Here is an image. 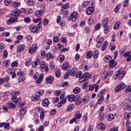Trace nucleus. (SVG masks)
I'll list each match as a JSON object with an SVG mask.
<instances>
[{
	"label": "nucleus",
	"mask_w": 131,
	"mask_h": 131,
	"mask_svg": "<svg viewBox=\"0 0 131 131\" xmlns=\"http://www.w3.org/2000/svg\"><path fill=\"white\" fill-rule=\"evenodd\" d=\"M78 17V14L77 12L74 11L70 15L68 18V20L69 21H75Z\"/></svg>",
	"instance_id": "f257e3e1"
},
{
	"label": "nucleus",
	"mask_w": 131,
	"mask_h": 131,
	"mask_svg": "<svg viewBox=\"0 0 131 131\" xmlns=\"http://www.w3.org/2000/svg\"><path fill=\"white\" fill-rule=\"evenodd\" d=\"M126 85L123 82H121L115 89V92H118L126 87Z\"/></svg>",
	"instance_id": "f03ea898"
},
{
	"label": "nucleus",
	"mask_w": 131,
	"mask_h": 131,
	"mask_svg": "<svg viewBox=\"0 0 131 131\" xmlns=\"http://www.w3.org/2000/svg\"><path fill=\"white\" fill-rule=\"evenodd\" d=\"M68 100L70 102H75L78 99L79 97L78 95L74 94H71L68 96Z\"/></svg>",
	"instance_id": "7ed1b4c3"
},
{
	"label": "nucleus",
	"mask_w": 131,
	"mask_h": 131,
	"mask_svg": "<svg viewBox=\"0 0 131 131\" xmlns=\"http://www.w3.org/2000/svg\"><path fill=\"white\" fill-rule=\"evenodd\" d=\"M90 77V74L89 73H86L83 74V75L81 76L79 79V81L81 82H83L84 81L86 80Z\"/></svg>",
	"instance_id": "20e7f679"
},
{
	"label": "nucleus",
	"mask_w": 131,
	"mask_h": 131,
	"mask_svg": "<svg viewBox=\"0 0 131 131\" xmlns=\"http://www.w3.org/2000/svg\"><path fill=\"white\" fill-rule=\"evenodd\" d=\"M94 11V9L93 6H90L88 8L86 11V13L88 15L92 14Z\"/></svg>",
	"instance_id": "39448f33"
},
{
	"label": "nucleus",
	"mask_w": 131,
	"mask_h": 131,
	"mask_svg": "<svg viewBox=\"0 0 131 131\" xmlns=\"http://www.w3.org/2000/svg\"><path fill=\"white\" fill-rule=\"evenodd\" d=\"M40 67L41 70L42 71L47 72H48V66H46L44 63H41Z\"/></svg>",
	"instance_id": "423d86ee"
},
{
	"label": "nucleus",
	"mask_w": 131,
	"mask_h": 131,
	"mask_svg": "<svg viewBox=\"0 0 131 131\" xmlns=\"http://www.w3.org/2000/svg\"><path fill=\"white\" fill-rule=\"evenodd\" d=\"M54 77L52 76H50L46 79V81L48 83H52L54 81Z\"/></svg>",
	"instance_id": "0eeeda50"
},
{
	"label": "nucleus",
	"mask_w": 131,
	"mask_h": 131,
	"mask_svg": "<svg viewBox=\"0 0 131 131\" xmlns=\"http://www.w3.org/2000/svg\"><path fill=\"white\" fill-rule=\"evenodd\" d=\"M108 21V19L107 18H105L102 21V25L105 28L108 27L107 25Z\"/></svg>",
	"instance_id": "6e6552de"
},
{
	"label": "nucleus",
	"mask_w": 131,
	"mask_h": 131,
	"mask_svg": "<svg viewBox=\"0 0 131 131\" xmlns=\"http://www.w3.org/2000/svg\"><path fill=\"white\" fill-rule=\"evenodd\" d=\"M29 28L30 31L33 32H36L37 30V27L33 25H31L29 27Z\"/></svg>",
	"instance_id": "1a4fd4ad"
},
{
	"label": "nucleus",
	"mask_w": 131,
	"mask_h": 131,
	"mask_svg": "<svg viewBox=\"0 0 131 131\" xmlns=\"http://www.w3.org/2000/svg\"><path fill=\"white\" fill-rule=\"evenodd\" d=\"M17 18L16 17L15 18L12 17L10 18L7 21V23L8 24H10L12 23L16 22L17 20Z\"/></svg>",
	"instance_id": "9d476101"
},
{
	"label": "nucleus",
	"mask_w": 131,
	"mask_h": 131,
	"mask_svg": "<svg viewBox=\"0 0 131 131\" xmlns=\"http://www.w3.org/2000/svg\"><path fill=\"white\" fill-rule=\"evenodd\" d=\"M40 63V61L39 59H37L35 61H33L32 63V65L34 68L36 67L37 65L39 64Z\"/></svg>",
	"instance_id": "9b49d317"
},
{
	"label": "nucleus",
	"mask_w": 131,
	"mask_h": 131,
	"mask_svg": "<svg viewBox=\"0 0 131 131\" xmlns=\"http://www.w3.org/2000/svg\"><path fill=\"white\" fill-rule=\"evenodd\" d=\"M50 103L49 100L47 99H45L42 102V105L44 107H47Z\"/></svg>",
	"instance_id": "f8f14e48"
},
{
	"label": "nucleus",
	"mask_w": 131,
	"mask_h": 131,
	"mask_svg": "<svg viewBox=\"0 0 131 131\" xmlns=\"http://www.w3.org/2000/svg\"><path fill=\"white\" fill-rule=\"evenodd\" d=\"M43 73H42L41 74L39 78L36 81V84H39L40 83L43 78Z\"/></svg>",
	"instance_id": "ddd939ff"
},
{
	"label": "nucleus",
	"mask_w": 131,
	"mask_h": 131,
	"mask_svg": "<svg viewBox=\"0 0 131 131\" xmlns=\"http://www.w3.org/2000/svg\"><path fill=\"white\" fill-rule=\"evenodd\" d=\"M114 62V59H112L110 60L109 62L110 64L109 67L110 68H112L114 67L116 65V62Z\"/></svg>",
	"instance_id": "4468645a"
},
{
	"label": "nucleus",
	"mask_w": 131,
	"mask_h": 131,
	"mask_svg": "<svg viewBox=\"0 0 131 131\" xmlns=\"http://www.w3.org/2000/svg\"><path fill=\"white\" fill-rule=\"evenodd\" d=\"M43 14V11L41 10H38L35 13L36 16L37 17H39L41 16Z\"/></svg>",
	"instance_id": "2eb2a0df"
},
{
	"label": "nucleus",
	"mask_w": 131,
	"mask_h": 131,
	"mask_svg": "<svg viewBox=\"0 0 131 131\" xmlns=\"http://www.w3.org/2000/svg\"><path fill=\"white\" fill-rule=\"evenodd\" d=\"M98 127L99 129L102 130H104L106 128V126L105 125L102 123L99 124L98 125Z\"/></svg>",
	"instance_id": "dca6fc26"
},
{
	"label": "nucleus",
	"mask_w": 131,
	"mask_h": 131,
	"mask_svg": "<svg viewBox=\"0 0 131 131\" xmlns=\"http://www.w3.org/2000/svg\"><path fill=\"white\" fill-rule=\"evenodd\" d=\"M69 63L68 62H66L64 63L63 64L62 67V69L64 70H67L69 67Z\"/></svg>",
	"instance_id": "f3484780"
},
{
	"label": "nucleus",
	"mask_w": 131,
	"mask_h": 131,
	"mask_svg": "<svg viewBox=\"0 0 131 131\" xmlns=\"http://www.w3.org/2000/svg\"><path fill=\"white\" fill-rule=\"evenodd\" d=\"M93 53L92 51H88L86 53V57L87 59H89L91 58L93 55Z\"/></svg>",
	"instance_id": "a211bd4d"
},
{
	"label": "nucleus",
	"mask_w": 131,
	"mask_h": 131,
	"mask_svg": "<svg viewBox=\"0 0 131 131\" xmlns=\"http://www.w3.org/2000/svg\"><path fill=\"white\" fill-rule=\"evenodd\" d=\"M24 46L23 45H20L18 46L17 50V52L19 53L21 51L24 49Z\"/></svg>",
	"instance_id": "6ab92c4d"
},
{
	"label": "nucleus",
	"mask_w": 131,
	"mask_h": 131,
	"mask_svg": "<svg viewBox=\"0 0 131 131\" xmlns=\"http://www.w3.org/2000/svg\"><path fill=\"white\" fill-rule=\"evenodd\" d=\"M116 106L114 104H111L110 105L108 108H107V110L110 111L113 110L116 108Z\"/></svg>",
	"instance_id": "aec40b11"
},
{
	"label": "nucleus",
	"mask_w": 131,
	"mask_h": 131,
	"mask_svg": "<svg viewBox=\"0 0 131 131\" xmlns=\"http://www.w3.org/2000/svg\"><path fill=\"white\" fill-rule=\"evenodd\" d=\"M81 91L80 89L78 87H76L73 90V92L75 94H79Z\"/></svg>",
	"instance_id": "412c9836"
},
{
	"label": "nucleus",
	"mask_w": 131,
	"mask_h": 131,
	"mask_svg": "<svg viewBox=\"0 0 131 131\" xmlns=\"http://www.w3.org/2000/svg\"><path fill=\"white\" fill-rule=\"evenodd\" d=\"M25 1L28 6L32 5L34 4V2L32 0H25Z\"/></svg>",
	"instance_id": "4be33fe9"
},
{
	"label": "nucleus",
	"mask_w": 131,
	"mask_h": 131,
	"mask_svg": "<svg viewBox=\"0 0 131 131\" xmlns=\"http://www.w3.org/2000/svg\"><path fill=\"white\" fill-rule=\"evenodd\" d=\"M32 100L34 101H37L40 99V97L36 93V95L32 97Z\"/></svg>",
	"instance_id": "5701e85b"
},
{
	"label": "nucleus",
	"mask_w": 131,
	"mask_h": 131,
	"mask_svg": "<svg viewBox=\"0 0 131 131\" xmlns=\"http://www.w3.org/2000/svg\"><path fill=\"white\" fill-rule=\"evenodd\" d=\"M108 75V73L106 71H104L103 73L102 78L103 80H104L107 77Z\"/></svg>",
	"instance_id": "b1692460"
},
{
	"label": "nucleus",
	"mask_w": 131,
	"mask_h": 131,
	"mask_svg": "<svg viewBox=\"0 0 131 131\" xmlns=\"http://www.w3.org/2000/svg\"><path fill=\"white\" fill-rule=\"evenodd\" d=\"M77 71V70L76 68H74L70 72V75L72 76H73L74 75L75 73Z\"/></svg>",
	"instance_id": "393cba45"
},
{
	"label": "nucleus",
	"mask_w": 131,
	"mask_h": 131,
	"mask_svg": "<svg viewBox=\"0 0 131 131\" xmlns=\"http://www.w3.org/2000/svg\"><path fill=\"white\" fill-rule=\"evenodd\" d=\"M107 117L108 120L109 121L113 120L114 118V115L112 114H110L107 115Z\"/></svg>",
	"instance_id": "a878e982"
},
{
	"label": "nucleus",
	"mask_w": 131,
	"mask_h": 131,
	"mask_svg": "<svg viewBox=\"0 0 131 131\" xmlns=\"http://www.w3.org/2000/svg\"><path fill=\"white\" fill-rule=\"evenodd\" d=\"M108 45V43L107 41H106L104 42L102 48V51H103L105 49Z\"/></svg>",
	"instance_id": "bb28decb"
},
{
	"label": "nucleus",
	"mask_w": 131,
	"mask_h": 131,
	"mask_svg": "<svg viewBox=\"0 0 131 131\" xmlns=\"http://www.w3.org/2000/svg\"><path fill=\"white\" fill-rule=\"evenodd\" d=\"M73 107V104H70L68 106V107L66 109V111L67 112H69L71 111L72 110V108Z\"/></svg>",
	"instance_id": "cd10ccee"
},
{
	"label": "nucleus",
	"mask_w": 131,
	"mask_h": 131,
	"mask_svg": "<svg viewBox=\"0 0 131 131\" xmlns=\"http://www.w3.org/2000/svg\"><path fill=\"white\" fill-rule=\"evenodd\" d=\"M20 13V11L18 9H16L14 11L13 14V15L14 16H18L19 15Z\"/></svg>",
	"instance_id": "c85d7f7f"
},
{
	"label": "nucleus",
	"mask_w": 131,
	"mask_h": 131,
	"mask_svg": "<svg viewBox=\"0 0 131 131\" xmlns=\"http://www.w3.org/2000/svg\"><path fill=\"white\" fill-rule=\"evenodd\" d=\"M26 108L25 107L21 108L20 110V113L21 115H24L26 113Z\"/></svg>",
	"instance_id": "c756f323"
},
{
	"label": "nucleus",
	"mask_w": 131,
	"mask_h": 131,
	"mask_svg": "<svg viewBox=\"0 0 131 131\" xmlns=\"http://www.w3.org/2000/svg\"><path fill=\"white\" fill-rule=\"evenodd\" d=\"M44 92V91L43 90H39L38 91V92H37L36 94L38 95L40 97V95H41Z\"/></svg>",
	"instance_id": "7c9ffc66"
},
{
	"label": "nucleus",
	"mask_w": 131,
	"mask_h": 131,
	"mask_svg": "<svg viewBox=\"0 0 131 131\" xmlns=\"http://www.w3.org/2000/svg\"><path fill=\"white\" fill-rule=\"evenodd\" d=\"M64 58V57L62 55H60L58 58V60L60 62L63 61Z\"/></svg>",
	"instance_id": "2f4dec72"
},
{
	"label": "nucleus",
	"mask_w": 131,
	"mask_h": 131,
	"mask_svg": "<svg viewBox=\"0 0 131 131\" xmlns=\"http://www.w3.org/2000/svg\"><path fill=\"white\" fill-rule=\"evenodd\" d=\"M104 100V98L103 96H102L97 101V103L99 104H101L103 102V101Z\"/></svg>",
	"instance_id": "473e14b6"
},
{
	"label": "nucleus",
	"mask_w": 131,
	"mask_h": 131,
	"mask_svg": "<svg viewBox=\"0 0 131 131\" xmlns=\"http://www.w3.org/2000/svg\"><path fill=\"white\" fill-rule=\"evenodd\" d=\"M99 52L97 50H95L93 52V56L94 58H96L98 56Z\"/></svg>",
	"instance_id": "72a5a7b5"
},
{
	"label": "nucleus",
	"mask_w": 131,
	"mask_h": 131,
	"mask_svg": "<svg viewBox=\"0 0 131 131\" xmlns=\"http://www.w3.org/2000/svg\"><path fill=\"white\" fill-rule=\"evenodd\" d=\"M120 23V22L119 21H117L115 23L114 27V29L115 30H116L118 28L119 26Z\"/></svg>",
	"instance_id": "f704fd0d"
},
{
	"label": "nucleus",
	"mask_w": 131,
	"mask_h": 131,
	"mask_svg": "<svg viewBox=\"0 0 131 131\" xmlns=\"http://www.w3.org/2000/svg\"><path fill=\"white\" fill-rule=\"evenodd\" d=\"M46 58L47 59L49 60L51 58H53V56L51 53H49L46 55Z\"/></svg>",
	"instance_id": "c9c22d12"
},
{
	"label": "nucleus",
	"mask_w": 131,
	"mask_h": 131,
	"mask_svg": "<svg viewBox=\"0 0 131 131\" xmlns=\"http://www.w3.org/2000/svg\"><path fill=\"white\" fill-rule=\"evenodd\" d=\"M49 20L46 18H45L43 21V24L44 26L48 25L49 23Z\"/></svg>",
	"instance_id": "e433bc0d"
},
{
	"label": "nucleus",
	"mask_w": 131,
	"mask_h": 131,
	"mask_svg": "<svg viewBox=\"0 0 131 131\" xmlns=\"http://www.w3.org/2000/svg\"><path fill=\"white\" fill-rule=\"evenodd\" d=\"M60 71L59 69H57L56 70L55 73V75L56 77L58 78L60 76Z\"/></svg>",
	"instance_id": "4c0bfd02"
},
{
	"label": "nucleus",
	"mask_w": 131,
	"mask_h": 131,
	"mask_svg": "<svg viewBox=\"0 0 131 131\" xmlns=\"http://www.w3.org/2000/svg\"><path fill=\"white\" fill-rule=\"evenodd\" d=\"M20 93V92L19 91H14L11 93V95L12 96H17L19 95Z\"/></svg>",
	"instance_id": "58836bf2"
},
{
	"label": "nucleus",
	"mask_w": 131,
	"mask_h": 131,
	"mask_svg": "<svg viewBox=\"0 0 131 131\" xmlns=\"http://www.w3.org/2000/svg\"><path fill=\"white\" fill-rule=\"evenodd\" d=\"M111 57L110 56H106L104 58V61L107 62L111 59Z\"/></svg>",
	"instance_id": "ea45409f"
},
{
	"label": "nucleus",
	"mask_w": 131,
	"mask_h": 131,
	"mask_svg": "<svg viewBox=\"0 0 131 131\" xmlns=\"http://www.w3.org/2000/svg\"><path fill=\"white\" fill-rule=\"evenodd\" d=\"M12 5L13 6H14L15 7H17L18 6L20 5V3H16L15 2H13L12 4Z\"/></svg>",
	"instance_id": "a19ab883"
},
{
	"label": "nucleus",
	"mask_w": 131,
	"mask_h": 131,
	"mask_svg": "<svg viewBox=\"0 0 131 131\" xmlns=\"http://www.w3.org/2000/svg\"><path fill=\"white\" fill-rule=\"evenodd\" d=\"M100 113L99 118L100 120H103L104 118V113L102 112H100Z\"/></svg>",
	"instance_id": "79ce46f5"
},
{
	"label": "nucleus",
	"mask_w": 131,
	"mask_h": 131,
	"mask_svg": "<svg viewBox=\"0 0 131 131\" xmlns=\"http://www.w3.org/2000/svg\"><path fill=\"white\" fill-rule=\"evenodd\" d=\"M7 72L8 73L11 74L15 72V70L13 69H9L7 70Z\"/></svg>",
	"instance_id": "37998d69"
},
{
	"label": "nucleus",
	"mask_w": 131,
	"mask_h": 131,
	"mask_svg": "<svg viewBox=\"0 0 131 131\" xmlns=\"http://www.w3.org/2000/svg\"><path fill=\"white\" fill-rule=\"evenodd\" d=\"M12 96L13 97L12 98V99L13 102L17 103L18 101H19L17 99V97H16L15 96Z\"/></svg>",
	"instance_id": "c03bdc74"
},
{
	"label": "nucleus",
	"mask_w": 131,
	"mask_h": 131,
	"mask_svg": "<svg viewBox=\"0 0 131 131\" xmlns=\"http://www.w3.org/2000/svg\"><path fill=\"white\" fill-rule=\"evenodd\" d=\"M69 4H67L62 5V7L63 9H67L69 7Z\"/></svg>",
	"instance_id": "a18cd8bd"
},
{
	"label": "nucleus",
	"mask_w": 131,
	"mask_h": 131,
	"mask_svg": "<svg viewBox=\"0 0 131 131\" xmlns=\"http://www.w3.org/2000/svg\"><path fill=\"white\" fill-rule=\"evenodd\" d=\"M82 74V72L81 71H80L79 72H78L76 74L75 76L77 78H79L80 77L81 78V76Z\"/></svg>",
	"instance_id": "49530a36"
},
{
	"label": "nucleus",
	"mask_w": 131,
	"mask_h": 131,
	"mask_svg": "<svg viewBox=\"0 0 131 131\" xmlns=\"http://www.w3.org/2000/svg\"><path fill=\"white\" fill-rule=\"evenodd\" d=\"M24 22L26 23H29L30 21V19L28 17H27L24 18Z\"/></svg>",
	"instance_id": "de8ad7c7"
},
{
	"label": "nucleus",
	"mask_w": 131,
	"mask_h": 131,
	"mask_svg": "<svg viewBox=\"0 0 131 131\" xmlns=\"http://www.w3.org/2000/svg\"><path fill=\"white\" fill-rule=\"evenodd\" d=\"M4 126V128L6 130H8L9 129V123H7L5 124Z\"/></svg>",
	"instance_id": "09e8293b"
},
{
	"label": "nucleus",
	"mask_w": 131,
	"mask_h": 131,
	"mask_svg": "<svg viewBox=\"0 0 131 131\" xmlns=\"http://www.w3.org/2000/svg\"><path fill=\"white\" fill-rule=\"evenodd\" d=\"M18 64V62L16 61H15L11 63V66L12 67H14L15 66H17Z\"/></svg>",
	"instance_id": "8fccbe9b"
},
{
	"label": "nucleus",
	"mask_w": 131,
	"mask_h": 131,
	"mask_svg": "<svg viewBox=\"0 0 131 131\" xmlns=\"http://www.w3.org/2000/svg\"><path fill=\"white\" fill-rule=\"evenodd\" d=\"M45 115L44 113V112H42L40 115V119L42 121Z\"/></svg>",
	"instance_id": "3c124183"
},
{
	"label": "nucleus",
	"mask_w": 131,
	"mask_h": 131,
	"mask_svg": "<svg viewBox=\"0 0 131 131\" xmlns=\"http://www.w3.org/2000/svg\"><path fill=\"white\" fill-rule=\"evenodd\" d=\"M69 84V83L68 82H64L62 83L61 86L62 87H64L68 86Z\"/></svg>",
	"instance_id": "603ef678"
},
{
	"label": "nucleus",
	"mask_w": 131,
	"mask_h": 131,
	"mask_svg": "<svg viewBox=\"0 0 131 131\" xmlns=\"http://www.w3.org/2000/svg\"><path fill=\"white\" fill-rule=\"evenodd\" d=\"M10 64V63L9 61L7 60L4 61V65L5 67H7Z\"/></svg>",
	"instance_id": "864d4df0"
},
{
	"label": "nucleus",
	"mask_w": 131,
	"mask_h": 131,
	"mask_svg": "<svg viewBox=\"0 0 131 131\" xmlns=\"http://www.w3.org/2000/svg\"><path fill=\"white\" fill-rule=\"evenodd\" d=\"M25 79V77L23 76H22L19 77L18 80L19 82H21L24 81Z\"/></svg>",
	"instance_id": "5fc2aeb1"
},
{
	"label": "nucleus",
	"mask_w": 131,
	"mask_h": 131,
	"mask_svg": "<svg viewBox=\"0 0 131 131\" xmlns=\"http://www.w3.org/2000/svg\"><path fill=\"white\" fill-rule=\"evenodd\" d=\"M8 104V107L12 108H15L16 107V106L15 104H14L10 103H9Z\"/></svg>",
	"instance_id": "6e6d98bb"
},
{
	"label": "nucleus",
	"mask_w": 131,
	"mask_h": 131,
	"mask_svg": "<svg viewBox=\"0 0 131 131\" xmlns=\"http://www.w3.org/2000/svg\"><path fill=\"white\" fill-rule=\"evenodd\" d=\"M77 102H76V104L77 105H80L81 103L82 102V100L81 99L79 98V97L78 99L77 100Z\"/></svg>",
	"instance_id": "4d7b16f0"
},
{
	"label": "nucleus",
	"mask_w": 131,
	"mask_h": 131,
	"mask_svg": "<svg viewBox=\"0 0 131 131\" xmlns=\"http://www.w3.org/2000/svg\"><path fill=\"white\" fill-rule=\"evenodd\" d=\"M120 4H119L117 5L114 10V12H115L116 13L118 12V10L119 9V7H120Z\"/></svg>",
	"instance_id": "13d9d810"
},
{
	"label": "nucleus",
	"mask_w": 131,
	"mask_h": 131,
	"mask_svg": "<svg viewBox=\"0 0 131 131\" xmlns=\"http://www.w3.org/2000/svg\"><path fill=\"white\" fill-rule=\"evenodd\" d=\"M8 56V53L6 50H4L3 53V56L5 58H6Z\"/></svg>",
	"instance_id": "bf43d9fd"
},
{
	"label": "nucleus",
	"mask_w": 131,
	"mask_h": 131,
	"mask_svg": "<svg viewBox=\"0 0 131 131\" xmlns=\"http://www.w3.org/2000/svg\"><path fill=\"white\" fill-rule=\"evenodd\" d=\"M75 117L76 119H79L82 117V114L81 113H78L75 115Z\"/></svg>",
	"instance_id": "052dcab7"
},
{
	"label": "nucleus",
	"mask_w": 131,
	"mask_h": 131,
	"mask_svg": "<svg viewBox=\"0 0 131 131\" xmlns=\"http://www.w3.org/2000/svg\"><path fill=\"white\" fill-rule=\"evenodd\" d=\"M101 27V24L100 23H99L98 24L96 25V26L95 29L96 30H99Z\"/></svg>",
	"instance_id": "680f3d73"
},
{
	"label": "nucleus",
	"mask_w": 131,
	"mask_h": 131,
	"mask_svg": "<svg viewBox=\"0 0 131 131\" xmlns=\"http://www.w3.org/2000/svg\"><path fill=\"white\" fill-rule=\"evenodd\" d=\"M37 45L36 44H35L32 45L31 48L36 51L37 49Z\"/></svg>",
	"instance_id": "e2e57ef3"
},
{
	"label": "nucleus",
	"mask_w": 131,
	"mask_h": 131,
	"mask_svg": "<svg viewBox=\"0 0 131 131\" xmlns=\"http://www.w3.org/2000/svg\"><path fill=\"white\" fill-rule=\"evenodd\" d=\"M10 0H5L4 3L5 5L6 6H8L10 4Z\"/></svg>",
	"instance_id": "0e129e2a"
},
{
	"label": "nucleus",
	"mask_w": 131,
	"mask_h": 131,
	"mask_svg": "<svg viewBox=\"0 0 131 131\" xmlns=\"http://www.w3.org/2000/svg\"><path fill=\"white\" fill-rule=\"evenodd\" d=\"M124 110L125 111L127 110L129 111H130L131 110V107H129V106H128V105H126L125 106H124Z\"/></svg>",
	"instance_id": "69168bd1"
},
{
	"label": "nucleus",
	"mask_w": 131,
	"mask_h": 131,
	"mask_svg": "<svg viewBox=\"0 0 131 131\" xmlns=\"http://www.w3.org/2000/svg\"><path fill=\"white\" fill-rule=\"evenodd\" d=\"M88 22L89 25H91L93 22V18H89Z\"/></svg>",
	"instance_id": "338daca9"
},
{
	"label": "nucleus",
	"mask_w": 131,
	"mask_h": 131,
	"mask_svg": "<svg viewBox=\"0 0 131 131\" xmlns=\"http://www.w3.org/2000/svg\"><path fill=\"white\" fill-rule=\"evenodd\" d=\"M105 90H102L100 92L97 96L98 97L100 96L102 94H103L105 92Z\"/></svg>",
	"instance_id": "774afa93"
}]
</instances>
